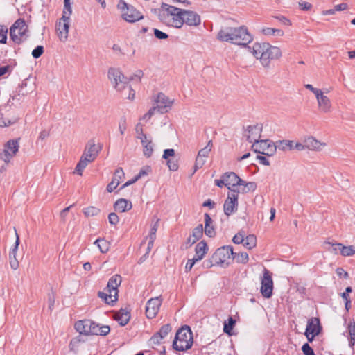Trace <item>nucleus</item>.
<instances>
[{"label":"nucleus","instance_id":"1","mask_svg":"<svg viewBox=\"0 0 355 355\" xmlns=\"http://www.w3.org/2000/svg\"><path fill=\"white\" fill-rule=\"evenodd\" d=\"M217 39L239 46H247L252 41V37L245 26L225 27L220 30Z\"/></svg>","mask_w":355,"mask_h":355},{"label":"nucleus","instance_id":"2","mask_svg":"<svg viewBox=\"0 0 355 355\" xmlns=\"http://www.w3.org/2000/svg\"><path fill=\"white\" fill-rule=\"evenodd\" d=\"M248 49L256 58L260 60L264 67H268L271 60H277L282 56L280 49L269 43H255L252 49Z\"/></svg>","mask_w":355,"mask_h":355},{"label":"nucleus","instance_id":"3","mask_svg":"<svg viewBox=\"0 0 355 355\" xmlns=\"http://www.w3.org/2000/svg\"><path fill=\"white\" fill-rule=\"evenodd\" d=\"M184 9L162 3L158 15L159 19L164 24L175 28L182 27V15Z\"/></svg>","mask_w":355,"mask_h":355},{"label":"nucleus","instance_id":"4","mask_svg":"<svg viewBox=\"0 0 355 355\" xmlns=\"http://www.w3.org/2000/svg\"><path fill=\"white\" fill-rule=\"evenodd\" d=\"M193 343V336L191 328L184 325L177 331L173 342V347L175 351L184 352L189 349Z\"/></svg>","mask_w":355,"mask_h":355},{"label":"nucleus","instance_id":"5","mask_svg":"<svg viewBox=\"0 0 355 355\" xmlns=\"http://www.w3.org/2000/svg\"><path fill=\"white\" fill-rule=\"evenodd\" d=\"M108 78L118 91L124 92L125 89L132 91L128 84L130 79L125 77L119 69L110 68L108 70Z\"/></svg>","mask_w":355,"mask_h":355},{"label":"nucleus","instance_id":"6","mask_svg":"<svg viewBox=\"0 0 355 355\" xmlns=\"http://www.w3.org/2000/svg\"><path fill=\"white\" fill-rule=\"evenodd\" d=\"M233 255V248L230 245H225L218 248L212 254V261H215L217 266H227L232 261Z\"/></svg>","mask_w":355,"mask_h":355},{"label":"nucleus","instance_id":"7","mask_svg":"<svg viewBox=\"0 0 355 355\" xmlns=\"http://www.w3.org/2000/svg\"><path fill=\"white\" fill-rule=\"evenodd\" d=\"M118 8L122 11L123 19L128 22L134 23L144 18L140 12L137 11L132 6L127 4L123 0H120Z\"/></svg>","mask_w":355,"mask_h":355},{"label":"nucleus","instance_id":"8","mask_svg":"<svg viewBox=\"0 0 355 355\" xmlns=\"http://www.w3.org/2000/svg\"><path fill=\"white\" fill-rule=\"evenodd\" d=\"M252 148L255 153L266 156H272L276 152L275 143L269 139L260 140L258 142H254L252 146Z\"/></svg>","mask_w":355,"mask_h":355},{"label":"nucleus","instance_id":"9","mask_svg":"<svg viewBox=\"0 0 355 355\" xmlns=\"http://www.w3.org/2000/svg\"><path fill=\"white\" fill-rule=\"evenodd\" d=\"M240 191L234 190L233 192H228L227 197L223 205L224 213L230 216L234 213L238 208V195Z\"/></svg>","mask_w":355,"mask_h":355},{"label":"nucleus","instance_id":"10","mask_svg":"<svg viewBox=\"0 0 355 355\" xmlns=\"http://www.w3.org/2000/svg\"><path fill=\"white\" fill-rule=\"evenodd\" d=\"M261 293L266 298H270L272 294L273 281L271 273L267 269H264L263 277L261 279Z\"/></svg>","mask_w":355,"mask_h":355},{"label":"nucleus","instance_id":"11","mask_svg":"<svg viewBox=\"0 0 355 355\" xmlns=\"http://www.w3.org/2000/svg\"><path fill=\"white\" fill-rule=\"evenodd\" d=\"M101 149L102 146L100 144H96L94 139H90L86 144L82 156L92 162L96 158Z\"/></svg>","mask_w":355,"mask_h":355},{"label":"nucleus","instance_id":"12","mask_svg":"<svg viewBox=\"0 0 355 355\" xmlns=\"http://www.w3.org/2000/svg\"><path fill=\"white\" fill-rule=\"evenodd\" d=\"M162 302V297H156L150 299L146 306V315L148 318H153L157 314Z\"/></svg>","mask_w":355,"mask_h":355},{"label":"nucleus","instance_id":"13","mask_svg":"<svg viewBox=\"0 0 355 355\" xmlns=\"http://www.w3.org/2000/svg\"><path fill=\"white\" fill-rule=\"evenodd\" d=\"M19 140L17 139H11L9 140L5 145H4V149H3V155L5 157V159H3V161L6 163H8L12 157H13L17 152L19 150Z\"/></svg>","mask_w":355,"mask_h":355},{"label":"nucleus","instance_id":"14","mask_svg":"<svg viewBox=\"0 0 355 355\" xmlns=\"http://www.w3.org/2000/svg\"><path fill=\"white\" fill-rule=\"evenodd\" d=\"M182 26H198L201 23L200 16L196 12L184 10L182 15Z\"/></svg>","mask_w":355,"mask_h":355},{"label":"nucleus","instance_id":"15","mask_svg":"<svg viewBox=\"0 0 355 355\" xmlns=\"http://www.w3.org/2000/svg\"><path fill=\"white\" fill-rule=\"evenodd\" d=\"M263 126L261 124L249 125L245 131L244 136L250 143L258 142L261 137Z\"/></svg>","mask_w":355,"mask_h":355},{"label":"nucleus","instance_id":"16","mask_svg":"<svg viewBox=\"0 0 355 355\" xmlns=\"http://www.w3.org/2000/svg\"><path fill=\"white\" fill-rule=\"evenodd\" d=\"M225 187L229 189V192H233L234 190H238V185L239 182H243V180L240 178L234 172H227L223 175Z\"/></svg>","mask_w":355,"mask_h":355},{"label":"nucleus","instance_id":"17","mask_svg":"<svg viewBox=\"0 0 355 355\" xmlns=\"http://www.w3.org/2000/svg\"><path fill=\"white\" fill-rule=\"evenodd\" d=\"M211 147L212 142L211 141H209L204 148L199 150L198 156L196 159L194 166L195 171H196L199 168H201L203 166L206 162L205 158L208 157V155L211 150Z\"/></svg>","mask_w":355,"mask_h":355},{"label":"nucleus","instance_id":"18","mask_svg":"<svg viewBox=\"0 0 355 355\" xmlns=\"http://www.w3.org/2000/svg\"><path fill=\"white\" fill-rule=\"evenodd\" d=\"M155 103L156 105L154 106L157 107V112L164 114L168 112L173 102L164 94L159 93Z\"/></svg>","mask_w":355,"mask_h":355},{"label":"nucleus","instance_id":"19","mask_svg":"<svg viewBox=\"0 0 355 355\" xmlns=\"http://www.w3.org/2000/svg\"><path fill=\"white\" fill-rule=\"evenodd\" d=\"M172 328L169 324L163 325L159 331L155 333L149 340L150 345H159L162 340L169 334Z\"/></svg>","mask_w":355,"mask_h":355},{"label":"nucleus","instance_id":"20","mask_svg":"<svg viewBox=\"0 0 355 355\" xmlns=\"http://www.w3.org/2000/svg\"><path fill=\"white\" fill-rule=\"evenodd\" d=\"M324 94V92L321 90L318 94H316L315 98L320 110L322 112L327 113L331 111V103L330 99Z\"/></svg>","mask_w":355,"mask_h":355},{"label":"nucleus","instance_id":"21","mask_svg":"<svg viewBox=\"0 0 355 355\" xmlns=\"http://www.w3.org/2000/svg\"><path fill=\"white\" fill-rule=\"evenodd\" d=\"M125 173L122 168H118L114 174L112 181L107 186V191L112 192L120 184L121 180L124 178Z\"/></svg>","mask_w":355,"mask_h":355},{"label":"nucleus","instance_id":"22","mask_svg":"<svg viewBox=\"0 0 355 355\" xmlns=\"http://www.w3.org/2000/svg\"><path fill=\"white\" fill-rule=\"evenodd\" d=\"M304 140V146L306 149L310 150H316L319 151L322 149L324 146H326V144L324 142H321L318 140H317L313 137H309Z\"/></svg>","mask_w":355,"mask_h":355},{"label":"nucleus","instance_id":"23","mask_svg":"<svg viewBox=\"0 0 355 355\" xmlns=\"http://www.w3.org/2000/svg\"><path fill=\"white\" fill-rule=\"evenodd\" d=\"M122 278L119 275H114L108 281L107 285V291L110 293H114L118 296V287L121 285Z\"/></svg>","mask_w":355,"mask_h":355},{"label":"nucleus","instance_id":"24","mask_svg":"<svg viewBox=\"0 0 355 355\" xmlns=\"http://www.w3.org/2000/svg\"><path fill=\"white\" fill-rule=\"evenodd\" d=\"M91 325H94V322L90 320H79L75 323V329L80 334L90 335Z\"/></svg>","mask_w":355,"mask_h":355},{"label":"nucleus","instance_id":"25","mask_svg":"<svg viewBox=\"0 0 355 355\" xmlns=\"http://www.w3.org/2000/svg\"><path fill=\"white\" fill-rule=\"evenodd\" d=\"M14 231L16 236V241L13 248L10 252V264L13 270H17L19 268V262L16 259V254L18 246L19 245V236L17 232V230L15 227H14Z\"/></svg>","mask_w":355,"mask_h":355},{"label":"nucleus","instance_id":"26","mask_svg":"<svg viewBox=\"0 0 355 355\" xmlns=\"http://www.w3.org/2000/svg\"><path fill=\"white\" fill-rule=\"evenodd\" d=\"M202 234L203 226L202 224H200L193 230L191 235H190L187 239L186 248H189L196 243L202 237Z\"/></svg>","mask_w":355,"mask_h":355},{"label":"nucleus","instance_id":"27","mask_svg":"<svg viewBox=\"0 0 355 355\" xmlns=\"http://www.w3.org/2000/svg\"><path fill=\"white\" fill-rule=\"evenodd\" d=\"M322 327L320 324V320L318 318H312L308 320L306 332L311 334L313 336H317L320 334Z\"/></svg>","mask_w":355,"mask_h":355},{"label":"nucleus","instance_id":"28","mask_svg":"<svg viewBox=\"0 0 355 355\" xmlns=\"http://www.w3.org/2000/svg\"><path fill=\"white\" fill-rule=\"evenodd\" d=\"M70 20H61L57 24V32L61 41H65L68 38Z\"/></svg>","mask_w":355,"mask_h":355},{"label":"nucleus","instance_id":"29","mask_svg":"<svg viewBox=\"0 0 355 355\" xmlns=\"http://www.w3.org/2000/svg\"><path fill=\"white\" fill-rule=\"evenodd\" d=\"M205 234L206 236L213 238L216 235V230L213 225V220L208 214H205Z\"/></svg>","mask_w":355,"mask_h":355},{"label":"nucleus","instance_id":"30","mask_svg":"<svg viewBox=\"0 0 355 355\" xmlns=\"http://www.w3.org/2000/svg\"><path fill=\"white\" fill-rule=\"evenodd\" d=\"M132 207V202L125 198H120L117 200L114 205V209L116 211L121 212H125L130 210Z\"/></svg>","mask_w":355,"mask_h":355},{"label":"nucleus","instance_id":"31","mask_svg":"<svg viewBox=\"0 0 355 355\" xmlns=\"http://www.w3.org/2000/svg\"><path fill=\"white\" fill-rule=\"evenodd\" d=\"M110 331V328L107 325L100 327L98 324L94 322V325H91L90 335L106 336Z\"/></svg>","mask_w":355,"mask_h":355},{"label":"nucleus","instance_id":"32","mask_svg":"<svg viewBox=\"0 0 355 355\" xmlns=\"http://www.w3.org/2000/svg\"><path fill=\"white\" fill-rule=\"evenodd\" d=\"M130 314L126 309H121L114 315V319L119 322L120 325L125 326L130 320Z\"/></svg>","mask_w":355,"mask_h":355},{"label":"nucleus","instance_id":"33","mask_svg":"<svg viewBox=\"0 0 355 355\" xmlns=\"http://www.w3.org/2000/svg\"><path fill=\"white\" fill-rule=\"evenodd\" d=\"M294 141L291 140H279L275 143L276 150L288 151L293 149Z\"/></svg>","mask_w":355,"mask_h":355},{"label":"nucleus","instance_id":"34","mask_svg":"<svg viewBox=\"0 0 355 355\" xmlns=\"http://www.w3.org/2000/svg\"><path fill=\"white\" fill-rule=\"evenodd\" d=\"M242 187V190H240V193H247L250 191H254L257 189V184L254 182H246L243 180V182H239L238 185V190H239V187Z\"/></svg>","mask_w":355,"mask_h":355},{"label":"nucleus","instance_id":"35","mask_svg":"<svg viewBox=\"0 0 355 355\" xmlns=\"http://www.w3.org/2000/svg\"><path fill=\"white\" fill-rule=\"evenodd\" d=\"M15 28L22 30L23 31H26L27 26L26 25L25 21L21 19H17L10 28V36L17 37L16 35L14 33L15 31ZM17 40V38H15Z\"/></svg>","mask_w":355,"mask_h":355},{"label":"nucleus","instance_id":"36","mask_svg":"<svg viewBox=\"0 0 355 355\" xmlns=\"http://www.w3.org/2000/svg\"><path fill=\"white\" fill-rule=\"evenodd\" d=\"M98 296L107 304H113L118 300L117 296L114 293H107L102 291L98 292Z\"/></svg>","mask_w":355,"mask_h":355},{"label":"nucleus","instance_id":"37","mask_svg":"<svg viewBox=\"0 0 355 355\" xmlns=\"http://www.w3.org/2000/svg\"><path fill=\"white\" fill-rule=\"evenodd\" d=\"M337 246L339 247V252L343 256L349 257L355 254V250L352 245L345 246L342 243H338Z\"/></svg>","mask_w":355,"mask_h":355},{"label":"nucleus","instance_id":"38","mask_svg":"<svg viewBox=\"0 0 355 355\" xmlns=\"http://www.w3.org/2000/svg\"><path fill=\"white\" fill-rule=\"evenodd\" d=\"M94 245H96L99 250L102 253H106L110 248V243L103 239L98 238L94 241Z\"/></svg>","mask_w":355,"mask_h":355},{"label":"nucleus","instance_id":"39","mask_svg":"<svg viewBox=\"0 0 355 355\" xmlns=\"http://www.w3.org/2000/svg\"><path fill=\"white\" fill-rule=\"evenodd\" d=\"M89 163H91V162L89 161V159L81 156L79 162L77 164L76 166L75 171L78 175H82L84 169L86 168Z\"/></svg>","mask_w":355,"mask_h":355},{"label":"nucleus","instance_id":"40","mask_svg":"<svg viewBox=\"0 0 355 355\" xmlns=\"http://www.w3.org/2000/svg\"><path fill=\"white\" fill-rule=\"evenodd\" d=\"M208 251V247L207 243L204 241H201L199 242L195 248V252L196 254H200V257H205Z\"/></svg>","mask_w":355,"mask_h":355},{"label":"nucleus","instance_id":"41","mask_svg":"<svg viewBox=\"0 0 355 355\" xmlns=\"http://www.w3.org/2000/svg\"><path fill=\"white\" fill-rule=\"evenodd\" d=\"M257 238L254 234H250L244 237L243 245L248 249H252L256 246Z\"/></svg>","mask_w":355,"mask_h":355},{"label":"nucleus","instance_id":"42","mask_svg":"<svg viewBox=\"0 0 355 355\" xmlns=\"http://www.w3.org/2000/svg\"><path fill=\"white\" fill-rule=\"evenodd\" d=\"M72 13V8L70 1L64 2V9L61 20H70V15Z\"/></svg>","mask_w":355,"mask_h":355},{"label":"nucleus","instance_id":"43","mask_svg":"<svg viewBox=\"0 0 355 355\" xmlns=\"http://www.w3.org/2000/svg\"><path fill=\"white\" fill-rule=\"evenodd\" d=\"M248 254L246 252H241L239 254L234 253L232 256V260L236 259L239 263H246L248 261Z\"/></svg>","mask_w":355,"mask_h":355},{"label":"nucleus","instance_id":"44","mask_svg":"<svg viewBox=\"0 0 355 355\" xmlns=\"http://www.w3.org/2000/svg\"><path fill=\"white\" fill-rule=\"evenodd\" d=\"M144 148V155L147 157H150L153 153V144L152 141H149L148 143H146L143 146Z\"/></svg>","mask_w":355,"mask_h":355},{"label":"nucleus","instance_id":"45","mask_svg":"<svg viewBox=\"0 0 355 355\" xmlns=\"http://www.w3.org/2000/svg\"><path fill=\"white\" fill-rule=\"evenodd\" d=\"M262 32L266 35H283L284 32L280 29H276L272 28H266L262 30Z\"/></svg>","mask_w":355,"mask_h":355},{"label":"nucleus","instance_id":"46","mask_svg":"<svg viewBox=\"0 0 355 355\" xmlns=\"http://www.w3.org/2000/svg\"><path fill=\"white\" fill-rule=\"evenodd\" d=\"M8 28L0 24V44H6Z\"/></svg>","mask_w":355,"mask_h":355},{"label":"nucleus","instance_id":"47","mask_svg":"<svg viewBox=\"0 0 355 355\" xmlns=\"http://www.w3.org/2000/svg\"><path fill=\"white\" fill-rule=\"evenodd\" d=\"M235 320L232 319V318H230L228 319V323H225L223 331L225 333L227 334L228 335H232V330L233 329V327L234 326Z\"/></svg>","mask_w":355,"mask_h":355},{"label":"nucleus","instance_id":"48","mask_svg":"<svg viewBox=\"0 0 355 355\" xmlns=\"http://www.w3.org/2000/svg\"><path fill=\"white\" fill-rule=\"evenodd\" d=\"M99 209L95 207H89L84 209V214L86 216H94L99 214Z\"/></svg>","mask_w":355,"mask_h":355},{"label":"nucleus","instance_id":"49","mask_svg":"<svg viewBox=\"0 0 355 355\" xmlns=\"http://www.w3.org/2000/svg\"><path fill=\"white\" fill-rule=\"evenodd\" d=\"M25 33L26 31H23L22 30H20V29H16L15 28V31L14 32V33L17 36V40H15V37H10V38L12 40L13 42H15V43H17V44H19L22 41V37L25 35Z\"/></svg>","mask_w":355,"mask_h":355},{"label":"nucleus","instance_id":"50","mask_svg":"<svg viewBox=\"0 0 355 355\" xmlns=\"http://www.w3.org/2000/svg\"><path fill=\"white\" fill-rule=\"evenodd\" d=\"M15 122L16 119L12 121L8 118L3 117V115L0 114V127H8L15 123Z\"/></svg>","mask_w":355,"mask_h":355},{"label":"nucleus","instance_id":"51","mask_svg":"<svg viewBox=\"0 0 355 355\" xmlns=\"http://www.w3.org/2000/svg\"><path fill=\"white\" fill-rule=\"evenodd\" d=\"M244 237H245L244 232H239V233H237L236 234L234 235V236L232 239V241L235 244L243 243Z\"/></svg>","mask_w":355,"mask_h":355},{"label":"nucleus","instance_id":"52","mask_svg":"<svg viewBox=\"0 0 355 355\" xmlns=\"http://www.w3.org/2000/svg\"><path fill=\"white\" fill-rule=\"evenodd\" d=\"M43 53H44V47L42 46H37L32 51V56L34 58H38L43 54Z\"/></svg>","mask_w":355,"mask_h":355},{"label":"nucleus","instance_id":"53","mask_svg":"<svg viewBox=\"0 0 355 355\" xmlns=\"http://www.w3.org/2000/svg\"><path fill=\"white\" fill-rule=\"evenodd\" d=\"M153 32H154V35H155V37L157 38V39L166 40V39H167L168 37V34L161 31L159 29L154 28L153 29Z\"/></svg>","mask_w":355,"mask_h":355},{"label":"nucleus","instance_id":"54","mask_svg":"<svg viewBox=\"0 0 355 355\" xmlns=\"http://www.w3.org/2000/svg\"><path fill=\"white\" fill-rule=\"evenodd\" d=\"M302 350L304 355H315L313 349L308 343H305L302 345Z\"/></svg>","mask_w":355,"mask_h":355},{"label":"nucleus","instance_id":"55","mask_svg":"<svg viewBox=\"0 0 355 355\" xmlns=\"http://www.w3.org/2000/svg\"><path fill=\"white\" fill-rule=\"evenodd\" d=\"M167 160V165L171 171H175L178 169V164L177 161L174 159H166Z\"/></svg>","mask_w":355,"mask_h":355},{"label":"nucleus","instance_id":"56","mask_svg":"<svg viewBox=\"0 0 355 355\" xmlns=\"http://www.w3.org/2000/svg\"><path fill=\"white\" fill-rule=\"evenodd\" d=\"M159 220L157 219V221L155 223V224L152 226V227L150 229V234L148 236V237H150V239L156 238V232H157V228L159 226Z\"/></svg>","mask_w":355,"mask_h":355},{"label":"nucleus","instance_id":"57","mask_svg":"<svg viewBox=\"0 0 355 355\" xmlns=\"http://www.w3.org/2000/svg\"><path fill=\"white\" fill-rule=\"evenodd\" d=\"M108 220L111 225H116L119 223V219L116 214L112 212L109 214Z\"/></svg>","mask_w":355,"mask_h":355},{"label":"nucleus","instance_id":"58","mask_svg":"<svg viewBox=\"0 0 355 355\" xmlns=\"http://www.w3.org/2000/svg\"><path fill=\"white\" fill-rule=\"evenodd\" d=\"M157 107L153 106L149 110L148 112L145 114L143 116V119H145V120H149L155 113V112L157 111Z\"/></svg>","mask_w":355,"mask_h":355},{"label":"nucleus","instance_id":"59","mask_svg":"<svg viewBox=\"0 0 355 355\" xmlns=\"http://www.w3.org/2000/svg\"><path fill=\"white\" fill-rule=\"evenodd\" d=\"M140 130H141V134H140V135L137 136V138L141 140V143L142 146H144L146 143H148L149 141H152L150 139H148L147 135L143 132L142 128H141Z\"/></svg>","mask_w":355,"mask_h":355},{"label":"nucleus","instance_id":"60","mask_svg":"<svg viewBox=\"0 0 355 355\" xmlns=\"http://www.w3.org/2000/svg\"><path fill=\"white\" fill-rule=\"evenodd\" d=\"M174 155H175L174 149H172V148L166 149L164 151L162 158L166 160V159H168L170 157H174Z\"/></svg>","mask_w":355,"mask_h":355},{"label":"nucleus","instance_id":"61","mask_svg":"<svg viewBox=\"0 0 355 355\" xmlns=\"http://www.w3.org/2000/svg\"><path fill=\"white\" fill-rule=\"evenodd\" d=\"M202 266L205 268H210L214 266H217L215 261H212V256L209 259L203 261Z\"/></svg>","mask_w":355,"mask_h":355},{"label":"nucleus","instance_id":"62","mask_svg":"<svg viewBox=\"0 0 355 355\" xmlns=\"http://www.w3.org/2000/svg\"><path fill=\"white\" fill-rule=\"evenodd\" d=\"M348 331L352 340H355V324L350 322L348 326Z\"/></svg>","mask_w":355,"mask_h":355},{"label":"nucleus","instance_id":"63","mask_svg":"<svg viewBox=\"0 0 355 355\" xmlns=\"http://www.w3.org/2000/svg\"><path fill=\"white\" fill-rule=\"evenodd\" d=\"M150 171V167L149 166H145L142 168L139 173L136 175V177L138 178H141L142 176L147 175Z\"/></svg>","mask_w":355,"mask_h":355},{"label":"nucleus","instance_id":"64","mask_svg":"<svg viewBox=\"0 0 355 355\" xmlns=\"http://www.w3.org/2000/svg\"><path fill=\"white\" fill-rule=\"evenodd\" d=\"M119 130L121 135H123L126 130V121L125 119H121L119 123Z\"/></svg>","mask_w":355,"mask_h":355}]
</instances>
